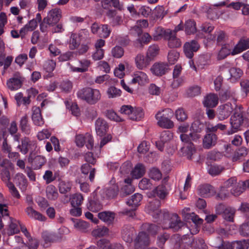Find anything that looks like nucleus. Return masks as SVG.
Returning a JSON list of instances; mask_svg holds the SVG:
<instances>
[{"label": "nucleus", "instance_id": "nucleus-1", "mask_svg": "<svg viewBox=\"0 0 249 249\" xmlns=\"http://www.w3.org/2000/svg\"><path fill=\"white\" fill-rule=\"evenodd\" d=\"M77 96L89 104L94 105L100 99L101 94L100 91L97 89L85 88L77 91Z\"/></svg>", "mask_w": 249, "mask_h": 249}, {"label": "nucleus", "instance_id": "nucleus-2", "mask_svg": "<svg viewBox=\"0 0 249 249\" xmlns=\"http://www.w3.org/2000/svg\"><path fill=\"white\" fill-rule=\"evenodd\" d=\"M173 111L170 108H165L159 111L155 115L158 125L163 128L170 129L174 127V123L170 118L173 115Z\"/></svg>", "mask_w": 249, "mask_h": 249}, {"label": "nucleus", "instance_id": "nucleus-3", "mask_svg": "<svg viewBox=\"0 0 249 249\" xmlns=\"http://www.w3.org/2000/svg\"><path fill=\"white\" fill-rule=\"evenodd\" d=\"M241 107L234 112L233 114L230 119V124L231 128L227 131L228 135H231L239 129L243 124L244 118L243 117L242 111L240 110Z\"/></svg>", "mask_w": 249, "mask_h": 249}, {"label": "nucleus", "instance_id": "nucleus-4", "mask_svg": "<svg viewBox=\"0 0 249 249\" xmlns=\"http://www.w3.org/2000/svg\"><path fill=\"white\" fill-rule=\"evenodd\" d=\"M236 101H233V103L228 102L220 106L218 108L217 116L219 120L223 121L228 118L231 113L237 109Z\"/></svg>", "mask_w": 249, "mask_h": 249}, {"label": "nucleus", "instance_id": "nucleus-5", "mask_svg": "<svg viewBox=\"0 0 249 249\" xmlns=\"http://www.w3.org/2000/svg\"><path fill=\"white\" fill-rule=\"evenodd\" d=\"M237 179L235 177H231L225 181L223 185L220 187V189L218 194L216 196L218 200H223L227 198L229 195L230 193L228 189L231 187L232 188L235 184H236Z\"/></svg>", "mask_w": 249, "mask_h": 249}, {"label": "nucleus", "instance_id": "nucleus-6", "mask_svg": "<svg viewBox=\"0 0 249 249\" xmlns=\"http://www.w3.org/2000/svg\"><path fill=\"white\" fill-rule=\"evenodd\" d=\"M149 244V236L144 231L140 232L134 240L135 249H145Z\"/></svg>", "mask_w": 249, "mask_h": 249}, {"label": "nucleus", "instance_id": "nucleus-7", "mask_svg": "<svg viewBox=\"0 0 249 249\" xmlns=\"http://www.w3.org/2000/svg\"><path fill=\"white\" fill-rule=\"evenodd\" d=\"M23 83V78L20 73L16 72L13 76L8 80L6 82V85L9 89L12 91L20 89Z\"/></svg>", "mask_w": 249, "mask_h": 249}, {"label": "nucleus", "instance_id": "nucleus-8", "mask_svg": "<svg viewBox=\"0 0 249 249\" xmlns=\"http://www.w3.org/2000/svg\"><path fill=\"white\" fill-rule=\"evenodd\" d=\"M28 162L31 164L34 169L38 170L46 163V159L42 156L30 154L28 158Z\"/></svg>", "mask_w": 249, "mask_h": 249}, {"label": "nucleus", "instance_id": "nucleus-9", "mask_svg": "<svg viewBox=\"0 0 249 249\" xmlns=\"http://www.w3.org/2000/svg\"><path fill=\"white\" fill-rule=\"evenodd\" d=\"M199 48V45L195 40L186 42L183 46L184 53L186 56L189 58L193 57L194 53L196 52Z\"/></svg>", "mask_w": 249, "mask_h": 249}, {"label": "nucleus", "instance_id": "nucleus-10", "mask_svg": "<svg viewBox=\"0 0 249 249\" xmlns=\"http://www.w3.org/2000/svg\"><path fill=\"white\" fill-rule=\"evenodd\" d=\"M152 61L143 54L139 53L135 58V63L136 67L141 70H144L147 68L150 64Z\"/></svg>", "mask_w": 249, "mask_h": 249}, {"label": "nucleus", "instance_id": "nucleus-11", "mask_svg": "<svg viewBox=\"0 0 249 249\" xmlns=\"http://www.w3.org/2000/svg\"><path fill=\"white\" fill-rule=\"evenodd\" d=\"M164 38L168 41V46L170 48H178L181 45V41L176 37V34L172 31H166L164 34Z\"/></svg>", "mask_w": 249, "mask_h": 249}, {"label": "nucleus", "instance_id": "nucleus-12", "mask_svg": "<svg viewBox=\"0 0 249 249\" xmlns=\"http://www.w3.org/2000/svg\"><path fill=\"white\" fill-rule=\"evenodd\" d=\"M106 15L112 26L120 25L123 22L122 17L115 10H109L106 12Z\"/></svg>", "mask_w": 249, "mask_h": 249}, {"label": "nucleus", "instance_id": "nucleus-13", "mask_svg": "<svg viewBox=\"0 0 249 249\" xmlns=\"http://www.w3.org/2000/svg\"><path fill=\"white\" fill-rule=\"evenodd\" d=\"M152 37L147 33H141L138 35V38L134 41L133 45L135 48L142 49L144 45L148 44Z\"/></svg>", "mask_w": 249, "mask_h": 249}, {"label": "nucleus", "instance_id": "nucleus-14", "mask_svg": "<svg viewBox=\"0 0 249 249\" xmlns=\"http://www.w3.org/2000/svg\"><path fill=\"white\" fill-rule=\"evenodd\" d=\"M131 83H138L140 85H143L149 82L148 77L147 74L142 71H137L133 73Z\"/></svg>", "mask_w": 249, "mask_h": 249}, {"label": "nucleus", "instance_id": "nucleus-15", "mask_svg": "<svg viewBox=\"0 0 249 249\" xmlns=\"http://www.w3.org/2000/svg\"><path fill=\"white\" fill-rule=\"evenodd\" d=\"M95 125L97 134L101 137L106 134L108 128L107 122L101 118H98L95 122Z\"/></svg>", "mask_w": 249, "mask_h": 249}, {"label": "nucleus", "instance_id": "nucleus-16", "mask_svg": "<svg viewBox=\"0 0 249 249\" xmlns=\"http://www.w3.org/2000/svg\"><path fill=\"white\" fill-rule=\"evenodd\" d=\"M168 70V66L163 63H156L151 67L152 73L158 76L165 74Z\"/></svg>", "mask_w": 249, "mask_h": 249}, {"label": "nucleus", "instance_id": "nucleus-17", "mask_svg": "<svg viewBox=\"0 0 249 249\" xmlns=\"http://www.w3.org/2000/svg\"><path fill=\"white\" fill-rule=\"evenodd\" d=\"M135 232L133 227L131 225H125L124 226L122 230V237L124 241L130 243L132 241Z\"/></svg>", "mask_w": 249, "mask_h": 249}, {"label": "nucleus", "instance_id": "nucleus-18", "mask_svg": "<svg viewBox=\"0 0 249 249\" xmlns=\"http://www.w3.org/2000/svg\"><path fill=\"white\" fill-rule=\"evenodd\" d=\"M62 17V12L60 9L54 8L51 10L46 17L47 20L52 22L54 25L56 24Z\"/></svg>", "mask_w": 249, "mask_h": 249}, {"label": "nucleus", "instance_id": "nucleus-19", "mask_svg": "<svg viewBox=\"0 0 249 249\" xmlns=\"http://www.w3.org/2000/svg\"><path fill=\"white\" fill-rule=\"evenodd\" d=\"M100 249H124L123 246L120 243L111 244L108 240L102 239L97 243Z\"/></svg>", "mask_w": 249, "mask_h": 249}, {"label": "nucleus", "instance_id": "nucleus-20", "mask_svg": "<svg viewBox=\"0 0 249 249\" xmlns=\"http://www.w3.org/2000/svg\"><path fill=\"white\" fill-rule=\"evenodd\" d=\"M198 195L203 197H209L213 195L214 191L213 187L209 184H202L198 186Z\"/></svg>", "mask_w": 249, "mask_h": 249}, {"label": "nucleus", "instance_id": "nucleus-21", "mask_svg": "<svg viewBox=\"0 0 249 249\" xmlns=\"http://www.w3.org/2000/svg\"><path fill=\"white\" fill-rule=\"evenodd\" d=\"M249 48V38H242L232 49V55L238 54Z\"/></svg>", "mask_w": 249, "mask_h": 249}, {"label": "nucleus", "instance_id": "nucleus-22", "mask_svg": "<svg viewBox=\"0 0 249 249\" xmlns=\"http://www.w3.org/2000/svg\"><path fill=\"white\" fill-rule=\"evenodd\" d=\"M227 39V36L222 31H219L215 32L214 35H209L207 40L213 41L216 40L217 43L219 45H222Z\"/></svg>", "mask_w": 249, "mask_h": 249}, {"label": "nucleus", "instance_id": "nucleus-23", "mask_svg": "<svg viewBox=\"0 0 249 249\" xmlns=\"http://www.w3.org/2000/svg\"><path fill=\"white\" fill-rule=\"evenodd\" d=\"M145 209V211L154 218L158 219L160 217L161 211L159 209V205H156V203H148Z\"/></svg>", "mask_w": 249, "mask_h": 249}, {"label": "nucleus", "instance_id": "nucleus-24", "mask_svg": "<svg viewBox=\"0 0 249 249\" xmlns=\"http://www.w3.org/2000/svg\"><path fill=\"white\" fill-rule=\"evenodd\" d=\"M32 120L34 124L37 126H42L44 121L42 117L41 110L39 107H34L32 108Z\"/></svg>", "mask_w": 249, "mask_h": 249}, {"label": "nucleus", "instance_id": "nucleus-25", "mask_svg": "<svg viewBox=\"0 0 249 249\" xmlns=\"http://www.w3.org/2000/svg\"><path fill=\"white\" fill-rule=\"evenodd\" d=\"M38 23L36 20H31L23 27L20 29V34L21 38H23L29 32H32L35 30Z\"/></svg>", "mask_w": 249, "mask_h": 249}, {"label": "nucleus", "instance_id": "nucleus-26", "mask_svg": "<svg viewBox=\"0 0 249 249\" xmlns=\"http://www.w3.org/2000/svg\"><path fill=\"white\" fill-rule=\"evenodd\" d=\"M27 215L33 219L40 221H45L47 218L39 212L36 211L31 207H28L25 209Z\"/></svg>", "mask_w": 249, "mask_h": 249}, {"label": "nucleus", "instance_id": "nucleus-27", "mask_svg": "<svg viewBox=\"0 0 249 249\" xmlns=\"http://www.w3.org/2000/svg\"><path fill=\"white\" fill-rule=\"evenodd\" d=\"M217 139V136L213 133L207 134L203 140V147L209 149L215 144Z\"/></svg>", "mask_w": 249, "mask_h": 249}, {"label": "nucleus", "instance_id": "nucleus-28", "mask_svg": "<svg viewBox=\"0 0 249 249\" xmlns=\"http://www.w3.org/2000/svg\"><path fill=\"white\" fill-rule=\"evenodd\" d=\"M115 216V213L109 211L101 212L98 214V218L108 225L113 223Z\"/></svg>", "mask_w": 249, "mask_h": 249}, {"label": "nucleus", "instance_id": "nucleus-29", "mask_svg": "<svg viewBox=\"0 0 249 249\" xmlns=\"http://www.w3.org/2000/svg\"><path fill=\"white\" fill-rule=\"evenodd\" d=\"M145 172V168L142 163L137 164L131 171V174L133 178L138 179L142 177Z\"/></svg>", "mask_w": 249, "mask_h": 249}, {"label": "nucleus", "instance_id": "nucleus-30", "mask_svg": "<svg viewBox=\"0 0 249 249\" xmlns=\"http://www.w3.org/2000/svg\"><path fill=\"white\" fill-rule=\"evenodd\" d=\"M218 101V98L216 94H210L205 97L204 105L207 107H213L217 105Z\"/></svg>", "mask_w": 249, "mask_h": 249}, {"label": "nucleus", "instance_id": "nucleus-31", "mask_svg": "<svg viewBox=\"0 0 249 249\" xmlns=\"http://www.w3.org/2000/svg\"><path fill=\"white\" fill-rule=\"evenodd\" d=\"M173 216L176 219L169 222L168 228L173 230L174 231H178L182 227H186L183 222L179 219L178 215L177 214H173Z\"/></svg>", "mask_w": 249, "mask_h": 249}, {"label": "nucleus", "instance_id": "nucleus-32", "mask_svg": "<svg viewBox=\"0 0 249 249\" xmlns=\"http://www.w3.org/2000/svg\"><path fill=\"white\" fill-rule=\"evenodd\" d=\"M73 223V226L77 230L81 232H85L89 227V223L80 219L73 218L71 219Z\"/></svg>", "mask_w": 249, "mask_h": 249}, {"label": "nucleus", "instance_id": "nucleus-33", "mask_svg": "<svg viewBox=\"0 0 249 249\" xmlns=\"http://www.w3.org/2000/svg\"><path fill=\"white\" fill-rule=\"evenodd\" d=\"M10 223L8 229V234L13 235L19 232V227L20 226L19 221L12 217H10Z\"/></svg>", "mask_w": 249, "mask_h": 249}, {"label": "nucleus", "instance_id": "nucleus-34", "mask_svg": "<svg viewBox=\"0 0 249 249\" xmlns=\"http://www.w3.org/2000/svg\"><path fill=\"white\" fill-rule=\"evenodd\" d=\"M80 64V67L71 66V69L73 72H84L88 71V68L90 65V62L89 60L83 59L79 61Z\"/></svg>", "mask_w": 249, "mask_h": 249}, {"label": "nucleus", "instance_id": "nucleus-35", "mask_svg": "<svg viewBox=\"0 0 249 249\" xmlns=\"http://www.w3.org/2000/svg\"><path fill=\"white\" fill-rule=\"evenodd\" d=\"M181 151L188 159H191L192 155L195 153L196 149L194 144L193 143H190L189 144L184 145L181 148Z\"/></svg>", "mask_w": 249, "mask_h": 249}, {"label": "nucleus", "instance_id": "nucleus-36", "mask_svg": "<svg viewBox=\"0 0 249 249\" xmlns=\"http://www.w3.org/2000/svg\"><path fill=\"white\" fill-rule=\"evenodd\" d=\"M19 127L22 132L26 134L30 133L31 127L28 123V119L27 115H25L21 118Z\"/></svg>", "mask_w": 249, "mask_h": 249}, {"label": "nucleus", "instance_id": "nucleus-37", "mask_svg": "<svg viewBox=\"0 0 249 249\" xmlns=\"http://www.w3.org/2000/svg\"><path fill=\"white\" fill-rule=\"evenodd\" d=\"M80 44V39L79 35L72 33L69 39V48L73 50L78 48Z\"/></svg>", "mask_w": 249, "mask_h": 249}, {"label": "nucleus", "instance_id": "nucleus-38", "mask_svg": "<svg viewBox=\"0 0 249 249\" xmlns=\"http://www.w3.org/2000/svg\"><path fill=\"white\" fill-rule=\"evenodd\" d=\"M144 117L143 109L141 107H135L130 114L129 118L130 120L138 121Z\"/></svg>", "mask_w": 249, "mask_h": 249}, {"label": "nucleus", "instance_id": "nucleus-39", "mask_svg": "<svg viewBox=\"0 0 249 249\" xmlns=\"http://www.w3.org/2000/svg\"><path fill=\"white\" fill-rule=\"evenodd\" d=\"M142 229L152 235H155L160 229V227L155 224L144 223L142 224Z\"/></svg>", "mask_w": 249, "mask_h": 249}, {"label": "nucleus", "instance_id": "nucleus-40", "mask_svg": "<svg viewBox=\"0 0 249 249\" xmlns=\"http://www.w3.org/2000/svg\"><path fill=\"white\" fill-rule=\"evenodd\" d=\"M159 51L160 48L157 45H152L148 47L146 52V55L151 61H153L159 54Z\"/></svg>", "mask_w": 249, "mask_h": 249}, {"label": "nucleus", "instance_id": "nucleus-41", "mask_svg": "<svg viewBox=\"0 0 249 249\" xmlns=\"http://www.w3.org/2000/svg\"><path fill=\"white\" fill-rule=\"evenodd\" d=\"M46 195L48 199L51 200H55L58 196L56 188L53 185H50L46 188Z\"/></svg>", "mask_w": 249, "mask_h": 249}, {"label": "nucleus", "instance_id": "nucleus-42", "mask_svg": "<svg viewBox=\"0 0 249 249\" xmlns=\"http://www.w3.org/2000/svg\"><path fill=\"white\" fill-rule=\"evenodd\" d=\"M248 153V149L245 147H242L234 152L232 157V160L235 161L241 160L246 157Z\"/></svg>", "mask_w": 249, "mask_h": 249}, {"label": "nucleus", "instance_id": "nucleus-43", "mask_svg": "<svg viewBox=\"0 0 249 249\" xmlns=\"http://www.w3.org/2000/svg\"><path fill=\"white\" fill-rule=\"evenodd\" d=\"M108 232L109 229L105 226H103L93 230L91 232V235L95 238H100L108 234Z\"/></svg>", "mask_w": 249, "mask_h": 249}, {"label": "nucleus", "instance_id": "nucleus-44", "mask_svg": "<svg viewBox=\"0 0 249 249\" xmlns=\"http://www.w3.org/2000/svg\"><path fill=\"white\" fill-rule=\"evenodd\" d=\"M185 30L187 34H194L196 31V22L194 20L189 19L186 21Z\"/></svg>", "mask_w": 249, "mask_h": 249}, {"label": "nucleus", "instance_id": "nucleus-45", "mask_svg": "<svg viewBox=\"0 0 249 249\" xmlns=\"http://www.w3.org/2000/svg\"><path fill=\"white\" fill-rule=\"evenodd\" d=\"M30 142L29 139L27 137H24L21 140V144H19L18 147L22 154H26L28 153Z\"/></svg>", "mask_w": 249, "mask_h": 249}, {"label": "nucleus", "instance_id": "nucleus-46", "mask_svg": "<svg viewBox=\"0 0 249 249\" xmlns=\"http://www.w3.org/2000/svg\"><path fill=\"white\" fill-rule=\"evenodd\" d=\"M129 209H126L122 211L121 213L123 214L128 215L130 217H133L135 215V211L140 205L138 203H128Z\"/></svg>", "mask_w": 249, "mask_h": 249}, {"label": "nucleus", "instance_id": "nucleus-47", "mask_svg": "<svg viewBox=\"0 0 249 249\" xmlns=\"http://www.w3.org/2000/svg\"><path fill=\"white\" fill-rule=\"evenodd\" d=\"M58 188L61 194H66L71 190V184L69 181L61 180L59 183Z\"/></svg>", "mask_w": 249, "mask_h": 249}, {"label": "nucleus", "instance_id": "nucleus-48", "mask_svg": "<svg viewBox=\"0 0 249 249\" xmlns=\"http://www.w3.org/2000/svg\"><path fill=\"white\" fill-rule=\"evenodd\" d=\"M235 211L231 207H227L222 214L223 217L227 221L233 222Z\"/></svg>", "mask_w": 249, "mask_h": 249}, {"label": "nucleus", "instance_id": "nucleus-49", "mask_svg": "<svg viewBox=\"0 0 249 249\" xmlns=\"http://www.w3.org/2000/svg\"><path fill=\"white\" fill-rule=\"evenodd\" d=\"M226 128L227 126L222 124H218L215 125L209 124L206 127V132L207 133H213L216 132L218 129L224 130Z\"/></svg>", "mask_w": 249, "mask_h": 249}, {"label": "nucleus", "instance_id": "nucleus-50", "mask_svg": "<svg viewBox=\"0 0 249 249\" xmlns=\"http://www.w3.org/2000/svg\"><path fill=\"white\" fill-rule=\"evenodd\" d=\"M231 79L236 80L239 79L242 75L243 71L238 68H231L229 70Z\"/></svg>", "mask_w": 249, "mask_h": 249}, {"label": "nucleus", "instance_id": "nucleus-51", "mask_svg": "<svg viewBox=\"0 0 249 249\" xmlns=\"http://www.w3.org/2000/svg\"><path fill=\"white\" fill-rule=\"evenodd\" d=\"M139 187L143 190H150L152 188V183L149 179L144 178L140 181Z\"/></svg>", "mask_w": 249, "mask_h": 249}, {"label": "nucleus", "instance_id": "nucleus-52", "mask_svg": "<svg viewBox=\"0 0 249 249\" xmlns=\"http://www.w3.org/2000/svg\"><path fill=\"white\" fill-rule=\"evenodd\" d=\"M224 169V167L222 166L214 165L210 167L208 172L211 176H216L219 175Z\"/></svg>", "mask_w": 249, "mask_h": 249}, {"label": "nucleus", "instance_id": "nucleus-53", "mask_svg": "<svg viewBox=\"0 0 249 249\" xmlns=\"http://www.w3.org/2000/svg\"><path fill=\"white\" fill-rule=\"evenodd\" d=\"M72 208L70 210V213L74 216H80L82 214V210L80 207L81 203H71Z\"/></svg>", "mask_w": 249, "mask_h": 249}, {"label": "nucleus", "instance_id": "nucleus-54", "mask_svg": "<svg viewBox=\"0 0 249 249\" xmlns=\"http://www.w3.org/2000/svg\"><path fill=\"white\" fill-rule=\"evenodd\" d=\"M121 93L122 92L120 89H118L113 86L109 87L107 90V94L108 98H109L119 97L121 96Z\"/></svg>", "mask_w": 249, "mask_h": 249}, {"label": "nucleus", "instance_id": "nucleus-55", "mask_svg": "<svg viewBox=\"0 0 249 249\" xmlns=\"http://www.w3.org/2000/svg\"><path fill=\"white\" fill-rule=\"evenodd\" d=\"M245 191L244 188L240 184V181L236 182V184L231 189V193L235 196H239Z\"/></svg>", "mask_w": 249, "mask_h": 249}, {"label": "nucleus", "instance_id": "nucleus-56", "mask_svg": "<svg viewBox=\"0 0 249 249\" xmlns=\"http://www.w3.org/2000/svg\"><path fill=\"white\" fill-rule=\"evenodd\" d=\"M149 176L155 180H159L161 178L162 174L158 168H152L149 171Z\"/></svg>", "mask_w": 249, "mask_h": 249}, {"label": "nucleus", "instance_id": "nucleus-57", "mask_svg": "<svg viewBox=\"0 0 249 249\" xmlns=\"http://www.w3.org/2000/svg\"><path fill=\"white\" fill-rule=\"evenodd\" d=\"M54 26L52 22L47 20L46 18H44L40 24V30L43 33L47 32L51 27Z\"/></svg>", "mask_w": 249, "mask_h": 249}, {"label": "nucleus", "instance_id": "nucleus-58", "mask_svg": "<svg viewBox=\"0 0 249 249\" xmlns=\"http://www.w3.org/2000/svg\"><path fill=\"white\" fill-rule=\"evenodd\" d=\"M111 33V30L107 24L102 25L99 36L101 37L107 38Z\"/></svg>", "mask_w": 249, "mask_h": 249}, {"label": "nucleus", "instance_id": "nucleus-59", "mask_svg": "<svg viewBox=\"0 0 249 249\" xmlns=\"http://www.w3.org/2000/svg\"><path fill=\"white\" fill-rule=\"evenodd\" d=\"M43 178L45 181L46 183L48 184L53 181L56 177L52 171L46 170L43 176Z\"/></svg>", "mask_w": 249, "mask_h": 249}, {"label": "nucleus", "instance_id": "nucleus-60", "mask_svg": "<svg viewBox=\"0 0 249 249\" xmlns=\"http://www.w3.org/2000/svg\"><path fill=\"white\" fill-rule=\"evenodd\" d=\"M111 53L113 57L120 58L122 57L124 54V49L119 46H116L112 48L111 50Z\"/></svg>", "mask_w": 249, "mask_h": 249}, {"label": "nucleus", "instance_id": "nucleus-61", "mask_svg": "<svg viewBox=\"0 0 249 249\" xmlns=\"http://www.w3.org/2000/svg\"><path fill=\"white\" fill-rule=\"evenodd\" d=\"M179 54L176 50L170 51L168 55V60L170 64H174L179 57Z\"/></svg>", "mask_w": 249, "mask_h": 249}, {"label": "nucleus", "instance_id": "nucleus-62", "mask_svg": "<svg viewBox=\"0 0 249 249\" xmlns=\"http://www.w3.org/2000/svg\"><path fill=\"white\" fill-rule=\"evenodd\" d=\"M155 191L157 196L161 199L165 198L168 194L165 187L162 185L158 186Z\"/></svg>", "mask_w": 249, "mask_h": 249}, {"label": "nucleus", "instance_id": "nucleus-63", "mask_svg": "<svg viewBox=\"0 0 249 249\" xmlns=\"http://www.w3.org/2000/svg\"><path fill=\"white\" fill-rule=\"evenodd\" d=\"M56 65L55 62L53 60H46L44 65V69L48 72H51L55 69Z\"/></svg>", "mask_w": 249, "mask_h": 249}, {"label": "nucleus", "instance_id": "nucleus-64", "mask_svg": "<svg viewBox=\"0 0 249 249\" xmlns=\"http://www.w3.org/2000/svg\"><path fill=\"white\" fill-rule=\"evenodd\" d=\"M233 248L235 249H249V241L243 240L234 242Z\"/></svg>", "mask_w": 249, "mask_h": 249}]
</instances>
